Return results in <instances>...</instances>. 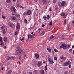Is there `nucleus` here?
<instances>
[{"label":"nucleus","mask_w":74,"mask_h":74,"mask_svg":"<svg viewBox=\"0 0 74 74\" xmlns=\"http://www.w3.org/2000/svg\"><path fill=\"white\" fill-rule=\"evenodd\" d=\"M15 54L16 55H18L19 54L20 55L22 56L23 55V49H20L19 50H17L15 52Z\"/></svg>","instance_id":"obj_1"},{"label":"nucleus","mask_w":74,"mask_h":74,"mask_svg":"<svg viewBox=\"0 0 74 74\" xmlns=\"http://www.w3.org/2000/svg\"><path fill=\"white\" fill-rule=\"evenodd\" d=\"M70 45H67L65 44H63L60 47V49L63 48V49H66L70 48Z\"/></svg>","instance_id":"obj_2"},{"label":"nucleus","mask_w":74,"mask_h":74,"mask_svg":"<svg viewBox=\"0 0 74 74\" xmlns=\"http://www.w3.org/2000/svg\"><path fill=\"white\" fill-rule=\"evenodd\" d=\"M48 59L49 62V64H52L54 63V62L53 60V59H51L50 58H48Z\"/></svg>","instance_id":"obj_3"},{"label":"nucleus","mask_w":74,"mask_h":74,"mask_svg":"<svg viewBox=\"0 0 74 74\" xmlns=\"http://www.w3.org/2000/svg\"><path fill=\"white\" fill-rule=\"evenodd\" d=\"M71 64V62L70 61H68L67 62H65L64 65V66H67L68 65H70Z\"/></svg>","instance_id":"obj_4"},{"label":"nucleus","mask_w":74,"mask_h":74,"mask_svg":"<svg viewBox=\"0 0 74 74\" xmlns=\"http://www.w3.org/2000/svg\"><path fill=\"white\" fill-rule=\"evenodd\" d=\"M31 13H32V12L30 10H27V15H30L31 14Z\"/></svg>","instance_id":"obj_5"},{"label":"nucleus","mask_w":74,"mask_h":74,"mask_svg":"<svg viewBox=\"0 0 74 74\" xmlns=\"http://www.w3.org/2000/svg\"><path fill=\"white\" fill-rule=\"evenodd\" d=\"M65 3H66L65 1H62L61 4V6H62V7L64 6V5H65Z\"/></svg>","instance_id":"obj_6"},{"label":"nucleus","mask_w":74,"mask_h":74,"mask_svg":"<svg viewBox=\"0 0 74 74\" xmlns=\"http://www.w3.org/2000/svg\"><path fill=\"white\" fill-rule=\"evenodd\" d=\"M11 11H12V12H15L16 11V9L14 7L12 8L11 9Z\"/></svg>","instance_id":"obj_7"},{"label":"nucleus","mask_w":74,"mask_h":74,"mask_svg":"<svg viewBox=\"0 0 74 74\" xmlns=\"http://www.w3.org/2000/svg\"><path fill=\"white\" fill-rule=\"evenodd\" d=\"M36 58V59H39V55L38 53H36L35 55Z\"/></svg>","instance_id":"obj_8"},{"label":"nucleus","mask_w":74,"mask_h":74,"mask_svg":"<svg viewBox=\"0 0 74 74\" xmlns=\"http://www.w3.org/2000/svg\"><path fill=\"white\" fill-rule=\"evenodd\" d=\"M61 16H66V14L64 12H62L60 14Z\"/></svg>","instance_id":"obj_9"},{"label":"nucleus","mask_w":74,"mask_h":74,"mask_svg":"<svg viewBox=\"0 0 74 74\" xmlns=\"http://www.w3.org/2000/svg\"><path fill=\"white\" fill-rule=\"evenodd\" d=\"M16 29H20V24H19V23H17L16 26Z\"/></svg>","instance_id":"obj_10"},{"label":"nucleus","mask_w":74,"mask_h":74,"mask_svg":"<svg viewBox=\"0 0 74 74\" xmlns=\"http://www.w3.org/2000/svg\"><path fill=\"white\" fill-rule=\"evenodd\" d=\"M12 18L13 21H14L16 19V16H12Z\"/></svg>","instance_id":"obj_11"},{"label":"nucleus","mask_w":74,"mask_h":74,"mask_svg":"<svg viewBox=\"0 0 74 74\" xmlns=\"http://www.w3.org/2000/svg\"><path fill=\"white\" fill-rule=\"evenodd\" d=\"M8 25L10 26V27H12V23L11 22L8 23Z\"/></svg>","instance_id":"obj_12"},{"label":"nucleus","mask_w":74,"mask_h":74,"mask_svg":"<svg viewBox=\"0 0 74 74\" xmlns=\"http://www.w3.org/2000/svg\"><path fill=\"white\" fill-rule=\"evenodd\" d=\"M1 32L3 34H5L6 33V31H5V29H3Z\"/></svg>","instance_id":"obj_13"},{"label":"nucleus","mask_w":74,"mask_h":74,"mask_svg":"<svg viewBox=\"0 0 74 74\" xmlns=\"http://www.w3.org/2000/svg\"><path fill=\"white\" fill-rule=\"evenodd\" d=\"M3 40L5 42H6L7 41V38L6 36L4 37L3 38Z\"/></svg>","instance_id":"obj_14"},{"label":"nucleus","mask_w":74,"mask_h":74,"mask_svg":"<svg viewBox=\"0 0 74 74\" xmlns=\"http://www.w3.org/2000/svg\"><path fill=\"white\" fill-rule=\"evenodd\" d=\"M41 74H44V71L43 69H41L40 71Z\"/></svg>","instance_id":"obj_15"},{"label":"nucleus","mask_w":74,"mask_h":74,"mask_svg":"<svg viewBox=\"0 0 74 74\" xmlns=\"http://www.w3.org/2000/svg\"><path fill=\"white\" fill-rule=\"evenodd\" d=\"M33 73L34 74H38V71H33Z\"/></svg>","instance_id":"obj_16"},{"label":"nucleus","mask_w":74,"mask_h":74,"mask_svg":"<svg viewBox=\"0 0 74 74\" xmlns=\"http://www.w3.org/2000/svg\"><path fill=\"white\" fill-rule=\"evenodd\" d=\"M42 63L41 62H39L38 63V66H40Z\"/></svg>","instance_id":"obj_17"},{"label":"nucleus","mask_w":74,"mask_h":74,"mask_svg":"<svg viewBox=\"0 0 74 74\" xmlns=\"http://www.w3.org/2000/svg\"><path fill=\"white\" fill-rule=\"evenodd\" d=\"M49 18H50V16H49V15L48 14L47 16V19L48 20H49Z\"/></svg>","instance_id":"obj_18"},{"label":"nucleus","mask_w":74,"mask_h":74,"mask_svg":"<svg viewBox=\"0 0 74 74\" xmlns=\"http://www.w3.org/2000/svg\"><path fill=\"white\" fill-rule=\"evenodd\" d=\"M6 2L7 3H10L11 2V0H7Z\"/></svg>","instance_id":"obj_19"},{"label":"nucleus","mask_w":74,"mask_h":74,"mask_svg":"<svg viewBox=\"0 0 74 74\" xmlns=\"http://www.w3.org/2000/svg\"><path fill=\"white\" fill-rule=\"evenodd\" d=\"M54 38V36H53V35H51L50 36V38L51 39V40H52V39H53Z\"/></svg>","instance_id":"obj_20"},{"label":"nucleus","mask_w":74,"mask_h":74,"mask_svg":"<svg viewBox=\"0 0 74 74\" xmlns=\"http://www.w3.org/2000/svg\"><path fill=\"white\" fill-rule=\"evenodd\" d=\"M47 67H48V65L46 64L45 66V71H46L48 69V68Z\"/></svg>","instance_id":"obj_21"},{"label":"nucleus","mask_w":74,"mask_h":74,"mask_svg":"<svg viewBox=\"0 0 74 74\" xmlns=\"http://www.w3.org/2000/svg\"><path fill=\"white\" fill-rule=\"evenodd\" d=\"M11 59V57L9 56H7V58L6 59V60H10Z\"/></svg>","instance_id":"obj_22"},{"label":"nucleus","mask_w":74,"mask_h":74,"mask_svg":"<svg viewBox=\"0 0 74 74\" xmlns=\"http://www.w3.org/2000/svg\"><path fill=\"white\" fill-rule=\"evenodd\" d=\"M43 18L44 20H46L47 19V16H43Z\"/></svg>","instance_id":"obj_23"},{"label":"nucleus","mask_w":74,"mask_h":74,"mask_svg":"<svg viewBox=\"0 0 74 74\" xmlns=\"http://www.w3.org/2000/svg\"><path fill=\"white\" fill-rule=\"evenodd\" d=\"M43 4L46 3V0H42Z\"/></svg>","instance_id":"obj_24"},{"label":"nucleus","mask_w":74,"mask_h":74,"mask_svg":"<svg viewBox=\"0 0 74 74\" xmlns=\"http://www.w3.org/2000/svg\"><path fill=\"white\" fill-rule=\"evenodd\" d=\"M3 41V38L1 37H0V42Z\"/></svg>","instance_id":"obj_25"},{"label":"nucleus","mask_w":74,"mask_h":74,"mask_svg":"<svg viewBox=\"0 0 74 74\" xmlns=\"http://www.w3.org/2000/svg\"><path fill=\"white\" fill-rule=\"evenodd\" d=\"M19 33L18 32H15L14 34V35H15L16 36H17L18 34Z\"/></svg>","instance_id":"obj_26"},{"label":"nucleus","mask_w":74,"mask_h":74,"mask_svg":"<svg viewBox=\"0 0 74 74\" xmlns=\"http://www.w3.org/2000/svg\"><path fill=\"white\" fill-rule=\"evenodd\" d=\"M5 29V27L4 26H2L1 27V29H3L4 30Z\"/></svg>","instance_id":"obj_27"},{"label":"nucleus","mask_w":74,"mask_h":74,"mask_svg":"<svg viewBox=\"0 0 74 74\" xmlns=\"http://www.w3.org/2000/svg\"><path fill=\"white\" fill-rule=\"evenodd\" d=\"M24 22L25 23H27V20H26V19L25 18Z\"/></svg>","instance_id":"obj_28"},{"label":"nucleus","mask_w":74,"mask_h":74,"mask_svg":"<svg viewBox=\"0 0 74 74\" xmlns=\"http://www.w3.org/2000/svg\"><path fill=\"white\" fill-rule=\"evenodd\" d=\"M68 71H66L64 72V74H68Z\"/></svg>","instance_id":"obj_29"},{"label":"nucleus","mask_w":74,"mask_h":74,"mask_svg":"<svg viewBox=\"0 0 74 74\" xmlns=\"http://www.w3.org/2000/svg\"><path fill=\"white\" fill-rule=\"evenodd\" d=\"M15 15L16 16H20L19 14H16Z\"/></svg>","instance_id":"obj_30"},{"label":"nucleus","mask_w":74,"mask_h":74,"mask_svg":"<svg viewBox=\"0 0 74 74\" xmlns=\"http://www.w3.org/2000/svg\"><path fill=\"white\" fill-rule=\"evenodd\" d=\"M11 73H12V71L11 70H9L8 71V73L9 74H11Z\"/></svg>","instance_id":"obj_31"},{"label":"nucleus","mask_w":74,"mask_h":74,"mask_svg":"<svg viewBox=\"0 0 74 74\" xmlns=\"http://www.w3.org/2000/svg\"><path fill=\"white\" fill-rule=\"evenodd\" d=\"M45 31L43 32H42V33H41V35L42 36L44 35V34H45Z\"/></svg>","instance_id":"obj_32"},{"label":"nucleus","mask_w":74,"mask_h":74,"mask_svg":"<svg viewBox=\"0 0 74 74\" xmlns=\"http://www.w3.org/2000/svg\"><path fill=\"white\" fill-rule=\"evenodd\" d=\"M52 25V21H51L49 23L50 26H51Z\"/></svg>","instance_id":"obj_33"},{"label":"nucleus","mask_w":74,"mask_h":74,"mask_svg":"<svg viewBox=\"0 0 74 74\" xmlns=\"http://www.w3.org/2000/svg\"><path fill=\"white\" fill-rule=\"evenodd\" d=\"M52 50V49H49L48 50L49 52L50 53L51 52V51Z\"/></svg>","instance_id":"obj_34"},{"label":"nucleus","mask_w":74,"mask_h":74,"mask_svg":"<svg viewBox=\"0 0 74 74\" xmlns=\"http://www.w3.org/2000/svg\"><path fill=\"white\" fill-rule=\"evenodd\" d=\"M54 59L55 60H57V57H55L54 58Z\"/></svg>","instance_id":"obj_35"},{"label":"nucleus","mask_w":74,"mask_h":74,"mask_svg":"<svg viewBox=\"0 0 74 74\" xmlns=\"http://www.w3.org/2000/svg\"><path fill=\"white\" fill-rule=\"evenodd\" d=\"M8 65H9V66H10V65H11V62H8Z\"/></svg>","instance_id":"obj_36"},{"label":"nucleus","mask_w":74,"mask_h":74,"mask_svg":"<svg viewBox=\"0 0 74 74\" xmlns=\"http://www.w3.org/2000/svg\"><path fill=\"white\" fill-rule=\"evenodd\" d=\"M26 14H27V12H25L24 13L23 15H26Z\"/></svg>","instance_id":"obj_37"},{"label":"nucleus","mask_w":74,"mask_h":74,"mask_svg":"<svg viewBox=\"0 0 74 74\" xmlns=\"http://www.w3.org/2000/svg\"><path fill=\"white\" fill-rule=\"evenodd\" d=\"M54 50V51H55V52H58V50L56 49H55Z\"/></svg>","instance_id":"obj_38"},{"label":"nucleus","mask_w":74,"mask_h":74,"mask_svg":"<svg viewBox=\"0 0 74 74\" xmlns=\"http://www.w3.org/2000/svg\"><path fill=\"white\" fill-rule=\"evenodd\" d=\"M2 16L3 19H5V17L4 15H2Z\"/></svg>","instance_id":"obj_39"},{"label":"nucleus","mask_w":74,"mask_h":74,"mask_svg":"<svg viewBox=\"0 0 74 74\" xmlns=\"http://www.w3.org/2000/svg\"><path fill=\"white\" fill-rule=\"evenodd\" d=\"M66 59V57H64V58H63V60H65Z\"/></svg>","instance_id":"obj_40"},{"label":"nucleus","mask_w":74,"mask_h":74,"mask_svg":"<svg viewBox=\"0 0 74 74\" xmlns=\"http://www.w3.org/2000/svg\"><path fill=\"white\" fill-rule=\"evenodd\" d=\"M24 40V37H23L22 38L20 39L21 41H23Z\"/></svg>","instance_id":"obj_41"},{"label":"nucleus","mask_w":74,"mask_h":74,"mask_svg":"<svg viewBox=\"0 0 74 74\" xmlns=\"http://www.w3.org/2000/svg\"><path fill=\"white\" fill-rule=\"evenodd\" d=\"M56 0H54L53 1V3H56Z\"/></svg>","instance_id":"obj_42"},{"label":"nucleus","mask_w":74,"mask_h":74,"mask_svg":"<svg viewBox=\"0 0 74 74\" xmlns=\"http://www.w3.org/2000/svg\"><path fill=\"white\" fill-rule=\"evenodd\" d=\"M63 58H64V57L62 56L61 57L60 59H63Z\"/></svg>","instance_id":"obj_43"},{"label":"nucleus","mask_w":74,"mask_h":74,"mask_svg":"<svg viewBox=\"0 0 74 74\" xmlns=\"http://www.w3.org/2000/svg\"><path fill=\"white\" fill-rule=\"evenodd\" d=\"M17 50H19V49H20V47H17Z\"/></svg>","instance_id":"obj_44"},{"label":"nucleus","mask_w":74,"mask_h":74,"mask_svg":"<svg viewBox=\"0 0 74 74\" xmlns=\"http://www.w3.org/2000/svg\"><path fill=\"white\" fill-rule=\"evenodd\" d=\"M73 51V49H71L69 50V51L71 52Z\"/></svg>","instance_id":"obj_45"},{"label":"nucleus","mask_w":74,"mask_h":74,"mask_svg":"<svg viewBox=\"0 0 74 74\" xmlns=\"http://www.w3.org/2000/svg\"><path fill=\"white\" fill-rule=\"evenodd\" d=\"M30 36H31V35H29L28 36V38H29L30 37Z\"/></svg>","instance_id":"obj_46"},{"label":"nucleus","mask_w":74,"mask_h":74,"mask_svg":"<svg viewBox=\"0 0 74 74\" xmlns=\"http://www.w3.org/2000/svg\"><path fill=\"white\" fill-rule=\"evenodd\" d=\"M64 23H65H65H66V19H64Z\"/></svg>","instance_id":"obj_47"},{"label":"nucleus","mask_w":74,"mask_h":74,"mask_svg":"<svg viewBox=\"0 0 74 74\" xmlns=\"http://www.w3.org/2000/svg\"><path fill=\"white\" fill-rule=\"evenodd\" d=\"M10 57V58H12V59H14V57L13 56H11Z\"/></svg>","instance_id":"obj_48"},{"label":"nucleus","mask_w":74,"mask_h":74,"mask_svg":"<svg viewBox=\"0 0 74 74\" xmlns=\"http://www.w3.org/2000/svg\"><path fill=\"white\" fill-rule=\"evenodd\" d=\"M32 37H34V36H35V34H34L33 35H31Z\"/></svg>","instance_id":"obj_49"},{"label":"nucleus","mask_w":74,"mask_h":74,"mask_svg":"<svg viewBox=\"0 0 74 74\" xmlns=\"http://www.w3.org/2000/svg\"><path fill=\"white\" fill-rule=\"evenodd\" d=\"M44 26H45V25H44V24H42V27H44Z\"/></svg>","instance_id":"obj_50"},{"label":"nucleus","mask_w":74,"mask_h":74,"mask_svg":"<svg viewBox=\"0 0 74 74\" xmlns=\"http://www.w3.org/2000/svg\"><path fill=\"white\" fill-rule=\"evenodd\" d=\"M58 4L59 6H60V2H58Z\"/></svg>","instance_id":"obj_51"},{"label":"nucleus","mask_w":74,"mask_h":74,"mask_svg":"<svg viewBox=\"0 0 74 74\" xmlns=\"http://www.w3.org/2000/svg\"><path fill=\"white\" fill-rule=\"evenodd\" d=\"M20 8H23V6H20Z\"/></svg>","instance_id":"obj_52"},{"label":"nucleus","mask_w":74,"mask_h":74,"mask_svg":"<svg viewBox=\"0 0 74 74\" xmlns=\"http://www.w3.org/2000/svg\"><path fill=\"white\" fill-rule=\"evenodd\" d=\"M69 69H70V68H71V65H69Z\"/></svg>","instance_id":"obj_53"},{"label":"nucleus","mask_w":74,"mask_h":74,"mask_svg":"<svg viewBox=\"0 0 74 74\" xmlns=\"http://www.w3.org/2000/svg\"><path fill=\"white\" fill-rule=\"evenodd\" d=\"M21 56H19L18 57V59H21Z\"/></svg>","instance_id":"obj_54"},{"label":"nucleus","mask_w":74,"mask_h":74,"mask_svg":"<svg viewBox=\"0 0 74 74\" xmlns=\"http://www.w3.org/2000/svg\"><path fill=\"white\" fill-rule=\"evenodd\" d=\"M51 9H52V8H51V7L50 9L49 10L50 11H51Z\"/></svg>","instance_id":"obj_55"},{"label":"nucleus","mask_w":74,"mask_h":74,"mask_svg":"<svg viewBox=\"0 0 74 74\" xmlns=\"http://www.w3.org/2000/svg\"><path fill=\"white\" fill-rule=\"evenodd\" d=\"M29 74H32V73L31 72H29Z\"/></svg>","instance_id":"obj_56"},{"label":"nucleus","mask_w":74,"mask_h":74,"mask_svg":"<svg viewBox=\"0 0 74 74\" xmlns=\"http://www.w3.org/2000/svg\"><path fill=\"white\" fill-rule=\"evenodd\" d=\"M18 64H19V65L20 64H21V62H19Z\"/></svg>","instance_id":"obj_57"},{"label":"nucleus","mask_w":74,"mask_h":74,"mask_svg":"<svg viewBox=\"0 0 74 74\" xmlns=\"http://www.w3.org/2000/svg\"><path fill=\"white\" fill-rule=\"evenodd\" d=\"M4 67H2V68H1V70H4Z\"/></svg>","instance_id":"obj_58"},{"label":"nucleus","mask_w":74,"mask_h":74,"mask_svg":"<svg viewBox=\"0 0 74 74\" xmlns=\"http://www.w3.org/2000/svg\"><path fill=\"white\" fill-rule=\"evenodd\" d=\"M30 38L31 39V38H32V35H31V36H30Z\"/></svg>","instance_id":"obj_59"},{"label":"nucleus","mask_w":74,"mask_h":74,"mask_svg":"<svg viewBox=\"0 0 74 74\" xmlns=\"http://www.w3.org/2000/svg\"><path fill=\"white\" fill-rule=\"evenodd\" d=\"M7 48V47L6 46H5V47H4V49H5Z\"/></svg>","instance_id":"obj_60"},{"label":"nucleus","mask_w":74,"mask_h":74,"mask_svg":"<svg viewBox=\"0 0 74 74\" xmlns=\"http://www.w3.org/2000/svg\"><path fill=\"white\" fill-rule=\"evenodd\" d=\"M33 33H34V32H32L31 33V34H33Z\"/></svg>","instance_id":"obj_61"},{"label":"nucleus","mask_w":74,"mask_h":74,"mask_svg":"<svg viewBox=\"0 0 74 74\" xmlns=\"http://www.w3.org/2000/svg\"><path fill=\"white\" fill-rule=\"evenodd\" d=\"M3 45V43L2 42H1L0 44V45Z\"/></svg>","instance_id":"obj_62"},{"label":"nucleus","mask_w":74,"mask_h":74,"mask_svg":"<svg viewBox=\"0 0 74 74\" xmlns=\"http://www.w3.org/2000/svg\"><path fill=\"white\" fill-rule=\"evenodd\" d=\"M47 50H49V48H47Z\"/></svg>","instance_id":"obj_63"},{"label":"nucleus","mask_w":74,"mask_h":74,"mask_svg":"<svg viewBox=\"0 0 74 74\" xmlns=\"http://www.w3.org/2000/svg\"><path fill=\"white\" fill-rule=\"evenodd\" d=\"M74 48V46L73 45L72 46V48Z\"/></svg>","instance_id":"obj_64"}]
</instances>
